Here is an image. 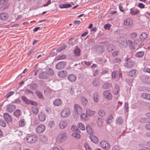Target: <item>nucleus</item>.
I'll return each instance as SVG.
<instances>
[{
    "instance_id": "22",
    "label": "nucleus",
    "mask_w": 150,
    "mask_h": 150,
    "mask_svg": "<svg viewBox=\"0 0 150 150\" xmlns=\"http://www.w3.org/2000/svg\"><path fill=\"white\" fill-rule=\"evenodd\" d=\"M38 117L39 120L41 122H44L46 119V116L45 114L42 112L40 113L38 115Z\"/></svg>"
},
{
    "instance_id": "50",
    "label": "nucleus",
    "mask_w": 150,
    "mask_h": 150,
    "mask_svg": "<svg viewBox=\"0 0 150 150\" xmlns=\"http://www.w3.org/2000/svg\"><path fill=\"white\" fill-rule=\"evenodd\" d=\"M98 114L100 116L103 117L105 116L106 113L104 110H100L98 111Z\"/></svg>"
},
{
    "instance_id": "23",
    "label": "nucleus",
    "mask_w": 150,
    "mask_h": 150,
    "mask_svg": "<svg viewBox=\"0 0 150 150\" xmlns=\"http://www.w3.org/2000/svg\"><path fill=\"white\" fill-rule=\"evenodd\" d=\"M100 83V80L98 78H95L92 81V84L94 86L97 87Z\"/></svg>"
},
{
    "instance_id": "21",
    "label": "nucleus",
    "mask_w": 150,
    "mask_h": 150,
    "mask_svg": "<svg viewBox=\"0 0 150 150\" xmlns=\"http://www.w3.org/2000/svg\"><path fill=\"white\" fill-rule=\"evenodd\" d=\"M96 51L99 53H102L104 51V47L102 45H97L96 47Z\"/></svg>"
},
{
    "instance_id": "40",
    "label": "nucleus",
    "mask_w": 150,
    "mask_h": 150,
    "mask_svg": "<svg viewBox=\"0 0 150 150\" xmlns=\"http://www.w3.org/2000/svg\"><path fill=\"white\" fill-rule=\"evenodd\" d=\"M86 131L88 134H91L93 133V131L91 127L89 125H87L86 126Z\"/></svg>"
},
{
    "instance_id": "15",
    "label": "nucleus",
    "mask_w": 150,
    "mask_h": 150,
    "mask_svg": "<svg viewBox=\"0 0 150 150\" xmlns=\"http://www.w3.org/2000/svg\"><path fill=\"white\" fill-rule=\"evenodd\" d=\"M8 0H0V5L3 4L0 8L1 10H4L7 8L6 4Z\"/></svg>"
},
{
    "instance_id": "29",
    "label": "nucleus",
    "mask_w": 150,
    "mask_h": 150,
    "mask_svg": "<svg viewBox=\"0 0 150 150\" xmlns=\"http://www.w3.org/2000/svg\"><path fill=\"white\" fill-rule=\"evenodd\" d=\"M21 99L25 104L28 105L30 104L31 100L28 99L26 97L24 96H22L21 97Z\"/></svg>"
},
{
    "instance_id": "20",
    "label": "nucleus",
    "mask_w": 150,
    "mask_h": 150,
    "mask_svg": "<svg viewBox=\"0 0 150 150\" xmlns=\"http://www.w3.org/2000/svg\"><path fill=\"white\" fill-rule=\"evenodd\" d=\"M67 78L68 80L71 82H74L76 80V76L74 74H70L69 75Z\"/></svg>"
},
{
    "instance_id": "7",
    "label": "nucleus",
    "mask_w": 150,
    "mask_h": 150,
    "mask_svg": "<svg viewBox=\"0 0 150 150\" xmlns=\"http://www.w3.org/2000/svg\"><path fill=\"white\" fill-rule=\"evenodd\" d=\"M100 145L101 147L106 150L108 149L110 147L109 144L106 141H101L100 142Z\"/></svg>"
},
{
    "instance_id": "45",
    "label": "nucleus",
    "mask_w": 150,
    "mask_h": 150,
    "mask_svg": "<svg viewBox=\"0 0 150 150\" xmlns=\"http://www.w3.org/2000/svg\"><path fill=\"white\" fill-rule=\"evenodd\" d=\"M81 100L83 106L84 107L86 106L88 103L87 99L85 98L84 97H82L81 98Z\"/></svg>"
},
{
    "instance_id": "44",
    "label": "nucleus",
    "mask_w": 150,
    "mask_h": 150,
    "mask_svg": "<svg viewBox=\"0 0 150 150\" xmlns=\"http://www.w3.org/2000/svg\"><path fill=\"white\" fill-rule=\"evenodd\" d=\"M71 6V4H64L62 6H59V7L61 8H67Z\"/></svg>"
},
{
    "instance_id": "36",
    "label": "nucleus",
    "mask_w": 150,
    "mask_h": 150,
    "mask_svg": "<svg viewBox=\"0 0 150 150\" xmlns=\"http://www.w3.org/2000/svg\"><path fill=\"white\" fill-rule=\"evenodd\" d=\"M119 87L118 85H115L114 88L113 90L114 94L115 95L117 94L119 91Z\"/></svg>"
},
{
    "instance_id": "17",
    "label": "nucleus",
    "mask_w": 150,
    "mask_h": 150,
    "mask_svg": "<svg viewBox=\"0 0 150 150\" xmlns=\"http://www.w3.org/2000/svg\"><path fill=\"white\" fill-rule=\"evenodd\" d=\"M67 74V72L66 71H61L57 73L58 76L62 78L65 77Z\"/></svg>"
},
{
    "instance_id": "63",
    "label": "nucleus",
    "mask_w": 150,
    "mask_h": 150,
    "mask_svg": "<svg viewBox=\"0 0 150 150\" xmlns=\"http://www.w3.org/2000/svg\"><path fill=\"white\" fill-rule=\"evenodd\" d=\"M137 34L136 33H133L130 34V37L131 38L133 39L136 38Z\"/></svg>"
},
{
    "instance_id": "34",
    "label": "nucleus",
    "mask_w": 150,
    "mask_h": 150,
    "mask_svg": "<svg viewBox=\"0 0 150 150\" xmlns=\"http://www.w3.org/2000/svg\"><path fill=\"white\" fill-rule=\"evenodd\" d=\"M26 125V122L25 119H21L19 122V125L20 127H24Z\"/></svg>"
},
{
    "instance_id": "27",
    "label": "nucleus",
    "mask_w": 150,
    "mask_h": 150,
    "mask_svg": "<svg viewBox=\"0 0 150 150\" xmlns=\"http://www.w3.org/2000/svg\"><path fill=\"white\" fill-rule=\"evenodd\" d=\"M81 50L77 46H76L74 51V54L76 56L79 57L80 55Z\"/></svg>"
},
{
    "instance_id": "33",
    "label": "nucleus",
    "mask_w": 150,
    "mask_h": 150,
    "mask_svg": "<svg viewBox=\"0 0 150 150\" xmlns=\"http://www.w3.org/2000/svg\"><path fill=\"white\" fill-rule=\"evenodd\" d=\"M13 114L15 117H18L21 115V111L19 109H17L13 112Z\"/></svg>"
},
{
    "instance_id": "2",
    "label": "nucleus",
    "mask_w": 150,
    "mask_h": 150,
    "mask_svg": "<svg viewBox=\"0 0 150 150\" xmlns=\"http://www.w3.org/2000/svg\"><path fill=\"white\" fill-rule=\"evenodd\" d=\"M67 139V134L66 132H63L59 134L58 136L57 140L59 142H63Z\"/></svg>"
},
{
    "instance_id": "64",
    "label": "nucleus",
    "mask_w": 150,
    "mask_h": 150,
    "mask_svg": "<svg viewBox=\"0 0 150 150\" xmlns=\"http://www.w3.org/2000/svg\"><path fill=\"white\" fill-rule=\"evenodd\" d=\"M119 54V52L118 51H114L112 53V56L114 57H117Z\"/></svg>"
},
{
    "instance_id": "59",
    "label": "nucleus",
    "mask_w": 150,
    "mask_h": 150,
    "mask_svg": "<svg viewBox=\"0 0 150 150\" xmlns=\"http://www.w3.org/2000/svg\"><path fill=\"white\" fill-rule=\"evenodd\" d=\"M14 93V91H10L8 92L6 95V96H5V97L6 98H8L13 95Z\"/></svg>"
},
{
    "instance_id": "35",
    "label": "nucleus",
    "mask_w": 150,
    "mask_h": 150,
    "mask_svg": "<svg viewBox=\"0 0 150 150\" xmlns=\"http://www.w3.org/2000/svg\"><path fill=\"white\" fill-rule=\"evenodd\" d=\"M141 96L144 99L150 100V94L144 93L142 94Z\"/></svg>"
},
{
    "instance_id": "30",
    "label": "nucleus",
    "mask_w": 150,
    "mask_h": 150,
    "mask_svg": "<svg viewBox=\"0 0 150 150\" xmlns=\"http://www.w3.org/2000/svg\"><path fill=\"white\" fill-rule=\"evenodd\" d=\"M89 138L91 141L93 143H97L98 142V140L97 137L95 136L92 135L90 136Z\"/></svg>"
},
{
    "instance_id": "24",
    "label": "nucleus",
    "mask_w": 150,
    "mask_h": 150,
    "mask_svg": "<svg viewBox=\"0 0 150 150\" xmlns=\"http://www.w3.org/2000/svg\"><path fill=\"white\" fill-rule=\"evenodd\" d=\"M59 125L60 128L62 129L65 128L67 125V122L64 120H61Z\"/></svg>"
},
{
    "instance_id": "19",
    "label": "nucleus",
    "mask_w": 150,
    "mask_h": 150,
    "mask_svg": "<svg viewBox=\"0 0 150 150\" xmlns=\"http://www.w3.org/2000/svg\"><path fill=\"white\" fill-rule=\"evenodd\" d=\"M62 101L60 98L56 99L53 101V104L56 106H60L62 105Z\"/></svg>"
},
{
    "instance_id": "11",
    "label": "nucleus",
    "mask_w": 150,
    "mask_h": 150,
    "mask_svg": "<svg viewBox=\"0 0 150 150\" xmlns=\"http://www.w3.org/2000/svg\"><path fill=\"white\" fill-rule=\"evenodd\" d=\"M16 106L13 104H9L7 105L6 110L10 113L12 112L16 109Z\"/></svg>"
},
{
    "instance_id": "62",
    "label": "nucleus",
    "mask_w": 150,
    "mask_h": 150,
    "mask_svg": "<svg viewBox=\"0 0 150 150\" xmlns=\"http://www.w3.org/2000/svg\"><path fill=\"white\" fill-rule=\"evenodd\" d=\"M72 136L74 137L79 138H80V135L76 133H74L72 134Z\"/></svg>"
},
{
    "instance_id": "54",
    "label": "nucleus",
    "mask_w": 150,
    "mask_h": 150,
    "mask_svg": "<svg viewBox=\"0 0 150 150\" xmlns=\"http://www.w3.org/2000/svg\"><path fill=\"white\" fill-rule=\"evenodd\" d=\"M67 47V45H64L60 47H59L57 49V52H60L63 50L65 49Z\"/></svg>"
},
{
    "instance_id": "55",
    "label": "nucleus",
    "mask_w": 150,
    "mask_h": 150,
    "mask_svg": "<svg viewBox=\"0 0 150 150\" xmlns=\"http://www.w3.org/2000/svg\"><path fill=\"white\" fill-rule=\"evenodd\" d=\"M113 117L112 115H110L109 116L107 119V122L108 124H110L112 123L113 120Z\"/></svg>"
},
{
    "instance_id": "14",
    "label": "nucleus",
    "mask_w": 150,
    "mask_h": 150,
    "mask_svg": "<svg viewBox=\"0 0 150 150\" xmlns=\"http://www.w3.org/2000/svg\"><path fill=\"white\" fill-rule=\"evenodd\" d=\"M133 20L132 18H128L124 21V24L125 25H131L133 24Z\"/></svg>"
},
{
    "instance_id": "32",
    "label": "nucleus",
    "mask_w": 150,
    "mask_h": 150,
    "mask_svg": "<svg viewBox=\"0 0 150 150\" xmlns=\"http://www.w3.org/2000/svg\"><path fill=\"white\" fill-rule=\"evenodd\" d=\"M93 96L94 101L98 102L99 100V96L97 92L94 93L93 94Z\"/></svg>"
},
{
    "instance_id": "41",
    "label": "nucleus",
    "mask_w": 150,
    "mask_h": 150,
    "mask_svg": "<svg viewBox=\"0 0 150 150\" xmlns=\"http://www.w3.org/2000/svg\"><path fill=\"white\" fill-rule=\"evenodd\" d=\"M37 88L38 85L36 83H32L29 86L30 88L33 90H35Z\"/></svg>"
},
{
    "instance_id": "39",
    "label": "nucleus",
    "mask_w": 150,
    "mask_h": 150,
    "mask_svg": "<svg viewBox=\"0 0 150 150\" xmlns=\"http://www.w3.org/2000/svg\"><path fill=\"white\" fill-rule=\"evenodd\" d=\"M147 35L146 33H142L141 34L140 38L141 40L143 41L147 38Z\"/></svg>"
},
{
    "instance_id": "60",
    "label": "nucleus",
    "mask_w": 150,
    "mask_h": 150,
    "mask_svg": "<svg viewBox=\"0 0 150 150\" xmlns=\"http://www.w3.org/2000/svg\"><path fill=\"white\" fill-rule=\"evenodd\" d=\"M118 72L117 71H113L112 74V79H115L117 76Z\"/></svg>"
},
{
    "instance_id": "56",
    "label": "nucleus",
    "mask_w": 150,
    "mask_h": 150,
    "mask_svg": "<svg viewBox=\"0 0 150 150\" xmlns=\"http://www.w3.org/2000/svg\"><path fill=\"white\" fill-rule=\"evenodd\" d=\"M6 120L0 119V125L3 127H6Z\"/></svg>"
},
{
    "instance_id": "6",
    "label": "nucleus",
    "mask_w": 150,
    "mask_h": 150,
    "mask_svg": "<svg viewBox=\"0 0 150 150\" xmlns=\"http://www.w3.org/2000/svg\"><path fill=\"white\" fill-rule=\"evenodd\" d=\"M127 61L125 64L124 65V66L127 68H131L134 64V62L131 60H129L128 58L127 59Z\"/></svg>"
},
{
    "instance_id": "9",
    "label": "nucleus",
    "mask_w": 150,
    "mask_h": 150,
    "mask_svg": "<svg viewBox=\"0 0 150 150\" xmlns=\"http://www.w3.org/2000/svg\"><path fill=\"white\" fill-rule=\"evenodd\" d=\"M66 65V63L64 62H58L56 65V68L58 69H61L64 68Z\"/></svg>"
},
{
    "instance_id": "26",
    "label": "nucleus",
    "mask_w": 150,
    "mask_h": 150,
    "mask_svg": "<svg viewBox=\"0 0 150 150\" xmlns=\"http://www.w3.org/2000/svg\"><path fill=\"white\" fill-rule=\"evenodd\" d=\"M144 54V51H139L136 53L135 54V57L140 58L143 57Z\"/></svg>"
},
{
    "instance_id": "16",
    "label": "nucleus",
    "mask_w": 150,
    "mask_h": 150,
    "mask_svg": "<svg viewBox=\"0 0 150 150\" xmlns=\"http://www.w3.org/2000/svg\"><path fill=\"white\" fill-rule=\"evenodd\" d=\"M142 80L143 82L148 84H149L150 81V76H143L142 77Z\"/></svg>"
},
{
    "instance_id": "49",
    "label": "nucleus",
    "mask_w": 150,
    "mask_h": 150,
    "mask_svg": "<svg viewBox=\"0 0 150 150\" xmlns=\"http://www.w3.org/2000/svg\"><path fill=\"white\" fill-rule=\"evenodd\" d=\"M123 122V120L121 117H118L116 120V123L119 125H121Z\"/></svg>"
},
{
    "instance_id": "25",
    "label": "nucleus",
    "mask_w": 150,
    "mask_h": 150,
    "mask_svg": "<svg viewBox=\"0 0 150 150\" xmlns=\"http://www.w3.org/2000/svg\"><path fill=\"white\" fill-rule=\"evenodd\" d=\"M139 12L138 9L134 8L130 9V13L133 16L136 15Z\"/></svg>"
},
{
    "instance_id": "38",
    "label": "nucleus",
    "mask_w": 150,
    "mask_h": 150,
    "mask_svg": "<svg viewBox=\"0 0 150 150\" xmlns=\"http://www.w3.org/2000/svg\"><path fill=\"white\" fill-rule=\"evenodd\" d=\"M48 127L50 128L54 127L55 126V122L53 120H51L48 122Z\"/></svg>"
},
{
    "instance_id": "51",
    "label": "nucleus",
    "mask_w": 150,
    "mask_h": 150,
    "mask_svg": "<svg viewBox=\"0 0 150 150\" xmlns=\"http://www.w3.org/2000/svg\"><path fill=\"white\" fill-rule=\"evenodd\" d=\"M86 112L87 115L90 116H93L95 113V111L89 110H87Z\"/></svg>"
},
{
    "instance_id": "46",
    "label": "nucleus",
    "mask_w": 150,
    "mask_h": 150,
    "mask_svg": "<svg viewBox=\"0 0 150 150\" xmlns=\"http://www.w3.org/2000/svg\"><path fill=\"white\" fill-rule=\"evenodd\" d=\"M35 93L39 98L41 99H44V97L43 96L42 93L41 92L39 91H36Z\"/></svg>"
},
{
    "instance_id": "37",
    "label": "nucleus",
    "mask_w": 150,
    "mask_h": 150,
    "mask_svg": "<svg viewBox=\"0 0 150 150\" xmlns=\"http://www.w3.org/2000/svg\"><path fill=\"white\" fill-rule=\"evenodd\" d=\"M111 86L110 83L106 82L104 83L102 86V88L104 89H107L109 88Z\"/></svg>"
},
{
    "instance_id": "52",
    "label": "nucleus",
    "mask_w": 150,
    "mask_h": 150,
    "mask_svg": "<svg viewBox=\"0 0 150 150\" xmlns=\"http://www.w3.org/2000/svg\"><path fill=\"white\" fill-rule=\"evenodd\" d=\"M77 126L81 130H84L85 129V128L84 125L81 123H79L78 124Z\"/></svg>"
},
{
    "instance_id": "12",
    "label": "nucleus",
    "mask_w": 150,
    "mask_h": 150,
    "mask_svg": "<svg viewBox=\"0 0 150 150\" xmlns=\"http://www.w3.org/2000/svg\"><path fill=\"white\" fill-rule=\"evenodd\" d=\"M39 77L40 79H46L49 78L47 72L43 71L40 74Z\"/></svg>"
},
{
    "instance_id": "53",
    "label": "nucleus",
    "mask_w": 150,
    "mask_h": 150,
    "mask_svg": "<svg viewBox=\"0 0 150 150\" xmlns=\"http://www.w3.org/2000/svg\"><path fill=\"white\" fill-rule=\"evenodd\" d=\"M44 92L45 94L47 95L51 93L52 91L50 88H47L44 90Z\"/></svg>"
},
{
    "instance_id": "1",
    "label": "nucleus",
    "mask_w": 150,
    "mask_h": 150,
    "mask_svg": "<svg viewBox=\"0 0 150 150\" xmlns=\"http://www.w3.org/2000/svg\"><path fill=\"white\" fill-rule=\"evenodd\" d=\"M117 41L118 42L122 47H126L127 46L128 43L126 38L125 37L121 36L118 38Z\"/></svg>"
},
{
    "instance_id": "18",
    "label": "nucleus",
    "mask_w": 150,
    "mask_h": 150,
    "mask_svg": "<svg viewBox=\"0 0 150 150\" xmlns=\"http://www.w3.org/2000/svg\"><path fill=\"white\" fill-rule=\"evenodd\" d=\"M8 14L2 12L0 13V19L2 21H6L8 18Z\"/></svg>"
},
{
    "instance_id": "10",
    "label": "nucleus",
    "mask_w": 150,
    "mask_h": 150,
    "mask_svg": "<svg viewBox=\"0 0 150 150\" xmlns=\"http://www.w3.org/2000/svg\"><path fill=\"white\" fill-rule=\"evenodd\" d=\"M74 111L77 114H80L83 112L82 108L77 104H75L74 105Z\"/></svg>"
},
{
    "instance_id": "8",
    "label": "nucleus",
    "mask_w": 150,
    "mask_h": 150,
    "mask_svg": "<svg viewBox=\"0 0 150 150\" xmlns=\"http://www.w3.org/2000/svg\"><path fill=\"white\" fill-rule=\"evenodd\" d=\"M104 97L108 100H110L112 98V95L109 90H106L103 92Z\"/></svg>"
},
{
    "instance_id": "42",
    "label": "nucleus",
    "mask_w": 150,
    "mask_h": 150,
    "mask_svg": "<svg viewBox=\"0 0 150 150\" xmlns=\"http://www.w3.org/2000/svg\"><path fill=\"white\" fill-rule=\"evenodd\" d=\"M115 48V47L113 45H110L107 47V50L109 52H110L113 50Z\"/></svg>"
},
{
    "instance_id": "28",
    "label": "nucleus",
    "mask_w": 150,
    "mask_h": 150,
    "mask_svg": "<svg viewBox=\"0 0 150 150\" xmlns=\"http://www.w3.org/2000/svg\"><path fill=\"white\" fill-rule=\"evenodd\" d=\"M21 99L25 104L28 105L30 104L31 100L28 99L26 97L24 96H22L21 97Z\"/></svg>"
},
{
    "instance_id": "5",
    "label": "nucleus",
    "mask_w": 150,
    "mask_h": 150,
    "mask_svg": "<svg viewBox=\"0 0 150 150\" xmlns=\"http://www.w3.org/2000/svg\"><path fill=\"white\" fill-rule=\"evenodd\" d=\"M45 129V126L42 124H40L39 125L36 129V132L37 133L40 134L43 133Z\"/></svg>"
},
{
    "instance_id": "43",
    "label": "nucleus",
    "mask_w": 150,
    "mask_h": 150,
    "mask_svg": "<svg viewBox=\"0 0 150 150\" xmlns=\"http://www.w3.org/2000/svg\"><path fill=\"white\" fill-rule=\"evenodd\" d=\"M136 73V71L135 69H132L128 73V75L130 77H133L134 76Z\"/></svg>"
},
{
    "instance_id": "48",
    "label": "nucleus",
    "mask_w": 150,
    "mask_h": 150,
    "mask_svg": "<svg viewBox=\"0 0 150 150\" xmlns=\"http://www.w3.org/2000/svg\"><path fill=\"white\" fill-rule=\"evenodd\" d=\"M97 122L98 125L100 127L102 125L103 122V120L102 118L98 117L97 120Z\"/></svg>"
},
{
    "instance_id": "13",
    "label": "nucleus",
    "mask_w": 150,
    "mask_h": 150,
    "mask_svg": "<svg viewBox=\"0 0 150 150\" xmlns=\"http://www.w3.org/2000/svg\"><path fill=\"white\" fill-rule=\"evenodd\" d=\"M4 117L6 121H8L10 122H12L13 121L12 118L11 116L8 113H5L3 114Z\"/></svg>"
},
{
    "instance_id": "57",
    "label": "nucleus",
    "mask_w": 150,
    "mask_h": 150,
    "mask_svg": "<svg viewBox=\"0 0 150 150\" xmlns=\"http://www.w3.org/2000/svg\"><path fill=\"white\" fill-rule=\"evenodd\" d=\"M66 57L64 55H62L58 56L56 57V59L57 60H59L64 59Z\"/></svg>"
},
{
    "instance_id": "4",
    "label": "nucleus",
    "mask_w": 150,
    "mask_h": 150,
    "mask_svg": "<svg viewBox=\"0 0 150 150\" xmlns=\"http://www.w3.org/2000/svg\"><path fill=\"white\" fill-rule=\"evenodd\" d=\"M70 114V110L69 108H66L63 110L61 113V116L63 117H67Z\"/></svg>"
},
{
    "instance_id": "3",
    "label": "nucleus",
    "mask_w": 150,
    "mask_h": 150,
    "mask_svg": "<svg viewBox=\"0 0 150 150\" xmlns=\"http://www.w3.org/2000/svg\"><path fill=\"white\" fill-rule=\"evenodd\" d=\"M27 141L28 143H35L38 139V137L35 135L28 136L27 138Z\"/></svg>"
},
{
    "instance_id": "58",
    "label": "nucleus",
    "mask_w": 150,
    "mask_h": 150,
    "mask_svg": "<svg viewBox=\"0 0 150 150\" xmlns=\"http://www.w3.org/2000/svg\"><path fill=\"white\" fill-rule=\"evenodd\" d=\"M81 117L82 120H87L88 119L87 115L85 113L82 114L81 116Z\"/></svg>"
},
{
    "instance_id": "31",
    "label": "nucleus",
    "mask_w": 150,
    "mask_h": 150,
    "mask_svg": "<svg viewBox=\"0 0 150 150\" xmlns=\"http://www.w3.org/2000/svg\"><path fill=\"white\" fill-rule=\"evenodd\" d=\"M32 111L35 115H36L39 112V108L37 106H33L31 107Z\"/></svg>"
},
{
    "instance_id": "47",
    "label": "nucleus",
    "mask_w": 150,
    "mask_h": 150,
    "mask_svg": "<svg viewBox=\"0 0 150 150\" xmlns=\"http://www.w3.org/2000/svg\"><path fill=\"white\" fill-rule=\"evenodd\" d=\"M122 61V60L120 59V58L118 57H117L114 58L112 60V63H118L120 64L121 61Z\"/></svg>"
},
{
    "instance_id": "61",
    "label": "nucleus",
    "mask_w": 150,
    "mask_h": 150,
    "mask_svg": "<svg viewBox=\"0 0 150 150\" xmlns=\"http://www.w3.org/2000/svg\"><path fill=\"white\" fill-rule=\"evenodd\" d=\"M47 73L48 74V77L49 75L52 76H53L54 74L53 70L51 68H50Z\"/></svg>"
}]
</instances>
